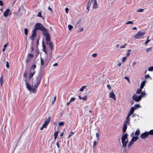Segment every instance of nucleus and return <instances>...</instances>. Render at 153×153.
<instances>
[{
    "instance_id": "1",
    "label": "nucleus",
    "mask_w": 153,
    "mask_h": 153,
    "mask_svg": "<svg viewBox=\"0 0 153 153\" xmlns=\"http://www.w3.org/2000/svg\"><path fill=\"white\" fill-rule=\"evenodd\" d=\"M41 78L39 77H37L36 78V83L34 85V87L30 86L28 83L25 82V85L27 88L30 92L35 93L36 91V88H37L40 82Z\"/></svg>"
},
{
    "instance_id": "2",
    "label": "nucleus",
    "mask_w": 153,
    "mask_h": 153,
    "mask_svg": "<svg viewBox=\"0 0 153 153\" xmlns=\"http://www.w3.org/2000/svg\"><path fill=\"white\" fill-rule=\"evenodd\" d=\"M127 136V134H125L123 135L122 137V142L123 147L125 148L128 142Z\"/></svg>"
},
{
    "instance_id": "3",
    "label": "nucleus",
    "mask_w": 153,
    "mask_h": 153,
    "mask_svg": "<svg viewBox=\"0 0 153 153\" xmlns=\"http://www.w3.org/2000/svg\"><path fill=\"white\" fill-rule=\"evenodd\" d=\"M145 34V32L138 31L136 34L134 35L133 37L137 39H140L143 38Z\"/></svg>"
},
{
    "instance_id": "4",
    "label": "nucleus",
    "mask_w": 153,
    "mask_h": 153,
    "mask_svg": "<svg viewBox=\"0 0 153 153\" xmlns=\"http://www.w3.org/2000/svg\"><path fill=\"white\" fill-rule=\"evenodd\" d=\"M45 28V27L43 25L40 23H38L35 24L33 29L35 30L36 31L38 30L42 31Z\"/></svg>"
},
{
    "instance_id": "5",
    "label": "nucleus",
    "mask_w": 153,
    "mask_h": 153,
    "mask_svg": "<svg viewBox=\"0 0 153 153\" xmlns=\"http://www.w3.org/2000/svg\"><path fill=\"white\" fill-rule=\"evenodd\" d=\"M133 99L137 102H139L141 100V97L140 96H138L136 94H133L132 96Z\"/></svg>"
},
{
    "instance_id": "6",
    "label": "nucleus",
    "mask_w": 153,
    "mask_h": 153,
    "mask_svg": "<svg viewBox=\"0 0 153 153\" xmlns=\"http://www.w3.org/2000/svg\"><path fill=\"white\" fill-rule=\"evenodd\" d=\"M149 134L148 132H145L140 135V137L142 139H145L147 138L149 136Z\"/></svg>"
},
{
    "instance_id": "7",
    "label": "nucleus",
    "mask_w": 153,
    "mask_h": 153,
    "mask_svg": "<svg viewBox=\"0 0 153 153\" xmlns=\"http://www.w3.org/2000/svg\"><path fill=\"white\" fill-rule=\"evenodd\" d=\"M36 31L33 29L32 31V33L31 36H30V39L32 41L34 39V38L36 36Z\"/></svg>"
},
{
    "instance_id": "8",
    "label": "nucleus",
    "mask_w": 153,
    "mask_h": 153,
    "mask_svg": "<svg viewBox=\"0 0 153 153\" xmlns=\"http://www.w3.org/2000/svg\"><path fill=\"white\" fill-rule=\"evenodd\" d=\"M51 119V117H49L48 118L46 119L44 123L42 125L45 128L47 126L49 123Z\"/></svg>"
},
{
    "instance_id": "9",
    "label": "nucleus",
    "mask_w": 153,
    "mask_h": 153,
    "mask_svg": "<svg viewBox=\"0 0 153 153\" xmlns=\"http://www.w3.org/2000/svg\"><path fill=\"white\" fill-rule=\"evenodd\" d=\"M109 97L110 98L113 99L114 100H116V96L115 94L113 93V91L110 93L109 94Z\"/></svg>"
},
{
    "instance_id": "10",
    "label": "nucleus",
    "mask_w": 153,
    "mask_h": 153,
    "mask_svg": "<svg viewBox=\"0 0 153 153\" xmlns=\"http://www.w3.org/2000/svg\"><path fill=\"white\" fill-rule=\"evenodd\" d=\"M91 1H94V4L93 6V9L94 10L97 8L98 7V5L96 0H91Z\"/></svg>"
},
{
    "instance_id": "11",
    "label": "nucleus",
    "mask_w": 153,
    "mask_h": 153,
    "mask_svg": "<svg viewBox=\"0 0 153 153\" xmlns=\"http://www.w3.org/2000/svg\"><path fill=\"white\" fill-rule=\"evenodd\" d=\"M10 12V9L9 8L7 9L3 13L4 16L5 17H7L9 15Z\"/></svg>"
},
{
    "instance_id": "12",
    "label": "nucleus",
    "mask_w": 153,
    "mask_h": 153,
    "mask_svg": "<svg viewBox=\"0 0 153 153\" xmlns=\"http://www.w3.org/2000/svg\"><path fill=\"white\" fill-rule=\"evenodd\" d=\"M42 32L43 34L45 36H47L49 35L48 33V30L45 27L42 31Z\"/></svg>"
},
{
    "instance_id": "13",
    "label": "nucleus",
    "mask_w": 153,
    "mask_h": 153,
    "mask_svg": "<svg viewBox=\"0 0 153 153\" xmlns=\"http://www.w3.org/2000/svg\"><path fill=\"white\" fill-rule=\"evenodd\" d=\"M35 73V71L34 70H30L29 75V78L30 79L32 78Z\"/></svg>"
},
{
    "instance_id": "14",
    "label": "nucleus",
    "mask_w": 153,
    "mask_h": 153,
    "mask_svg": "<svg viewBox=\"0 0 153 153\" xmlns=\"http://www.w3.org/2000/svg\"><path fill=\"white\" fill-rule=\"evenodd\" d=\"M146 95V94L144 91L141 92L140 95L139 96L140 97L141 99H142V97H145Z\"/></svg>"
},
{
    "instance_id": "15",
    "label": "nucleus",
    "mask_w": 153,
    "mask_h": 153,
    "mask_svg": "<svg viewBox=\"0 0 153 153\" xmlns=\"http://www.w3.org/2000/svg\"><path fill=\"white\" fill-rule=\"evenodd\" d=\"M51 48V51L53 50V45L52 42H50L49 45H48Z\"/></svg>"
},
{
    "instance_id": "16",
    "label": "nucleus",
    "mask_w": 153,
    "mask_h": 153,
    "mask_svg": "<svg viewBox=\"0 0 153 153\" xmlns=\"http://www.w3.org/2000/svg\"><path fill=\"white\" fill-rule=\"evenodd\" d=\"M127 125L126 124H124V125L123 128V133H125L126 131L127 127Z\"/></svg>"
},
{
    "instance_id": "17",
    "label": "nucleus",
    "mask_w": 153,
    "mask_h": 153,
    "mask_svg": "<svg viewBox=\"0 0 153 153\" xmlns=\"http://www.w3.org/2000/svg\"><path fill=\"white\" fill-rule=\"evenodd\" d=\"M42 46L43 47L42 51L45 53H47V51L46 50V47L44 44L43 43H42Z\"/></svg>"
},
{
    "instance_id": "18",
    "label": "nucleus",
    "mask_w": 153,
    "mask_h": 153,
    "mask_svg": "<svg viewBox=\"0 0 153 153\" xmlns=\"http://www.w3.org/2000/svg\"><path fill=\"white\" fill-rule=\"evenodd\" d=\"M0 83L1 85V86H2V84L3 83V77L2 76H1L0 77Z\"/></svg>"
},
{
    "instance_id": "19",
    "label": "nucleus",
    "mask_w": 153,
    "mask_h": 153,
    "mask_svg": "<svg viewBox=\"0 0 153 153\" xmlns=\"http://www.w3.org/2000/svg\"><path fill=\"white\" fill-rule=\"evenodd\" d=\"M145 81H144L142 82L141 83L140 85V88H141L142 89H143L144 86H145Z\"/></svg>"
},
{
    "instance_id": "20",
    "label": "nucleus",
    "mask_w": 153,
    "mask_h": 153,
    "mask_svg": "<svg viewBox=\"0 0 153 153\" xmlns=\"http://www.w3.org/2000/svg\"><path fill=\"white\" fill-rule=\"evenodd\" d=\"M130 120L129 118H126V121L124 122V124L126 125L129 124L130 123Z\"/></svg>"
},
{
    "instance_id": "21",
    "label": "nucleus",
    "mask_w": 153,
    "mask_h": 153,
    "mask_svg": "<svg viewBox=\"0 0 153 153\" xmlns=\"http://www.w3.org/2000/svg\"><path fill=\"white\" fill-rule=\"evenodd\" d=\"M142 88H138L137 89V91H136V93L137 94H140L141 93L142 90Z\"/></svg>"
},
{
    "instance_id": "22",
    "label": "nucleus",
    "mask_w": 153,
    "mask_h": 153,
    "mask_svg": "<svg viewBox=\"0 0 153 153\" xmlns=\"http://www.w3.org/2000/svg\"><path fill=\"white\" fill-rule=\"evenodd\" d=\"M31 59L30 58L27 56L26 59L25 60L26 62L27 63H28L30 61Z\"/></svg>"
},
{
    "instance_id": "23",
    "label": "nucleus",
    "mask_w": 153,
    "mask_h": 153,
    "mask_svg": "<svg viewBox=\"0 0 153 153\" xmlns=\"http://www.w3.org/2000/svg\"><path fill=\"white\" fill-rule=\"evenodd\" d=\"M138 138V137L137 136L134 137H133V138H132L131 140L134 142H135L137 140Z\"/></svg>"
},
{
    "instance_id": "24",
    "label": "nucleus",
    "mask_w": 153,
    "mask_h": 153,
    "mask_svg": "<svg viewBox=\"0 0 153 153\" xmlns=\"http://www.w3.org/2000/svg\"><path fill=\"white\" fill-rule=\"evenodd\" d=\"M134 110V108L133 107H132L131 108L130 111L129 112L131 114H133Z\"/></svg>"
},
{
    "instance_id": "25",
    "label": "nucleus",
    "mask_w": 153,
    "mask_h": 153,
    "mask_svg": "<svg viewBox=\"0 0 153 153\" xmlns=\"http://www.w3.org/2000/svg\"><path fill=\"white\" fill-rule=\"evenodd\" d=\"M46 41H50L51 39L50 38V35H49L47 36H46Z\"/></svg>"
},
{
    "instance_id": "26",
    "label": "nucleus",
    "mask_w": 153,
    "mask_h": 153,
    "mask_svg": "<svg viewBox=\"0 0 153 153\" xmlns=\"http://www.w3.org/2000/svg\"><path fill=\"white\" fill-rule=\"evenodd\" d=\"M140 134V131L139 130H137L135 132V135L136 136H138Z\"/></svg>"
},
{
    "instance_id": "27",
    "label": "nucleus",
    "mask_w": 153,
    "mask_h": 153,
    "mask_svg": "<svg viewBox=\"0 0 153 153\" xmlns=\"http://www.w3.org/2000/svg\"><path fill=\"white\" fill-rule=\"evenodd\" d=\"M134 142L132 140L129 142L128 145V147H130L132 145Z\"/></svg>"
},
{
    "instance_id": "28",
    "label": "nucleus",
    "mask_w": 153,
    "mask_h": 153,
    "mask_svg": "<svg viewBox=\"0 0 153 153\" xmlns=\"http://www.w3.org/2000/svg\"><path fill=\"white\" fill-rule=\"evenodd\" d=\"M58 134V131H56L54 133V139H56L57 137Z\"/></svg>"
},
{
    "instance_id": "29",
    "label": "nucleus",
    "mask_w": 153,
    "mask_h": 153,
    "mask_svg": "<svg viewBox=\"0 0 153 153\" xmlns=\"http://www.w3.org/2000/svg\"><path fill=\"white\" fill-rule=\"evenodd\" d=\"M33 55L32 54H28L27 56L30 58L31 59H32L33 57Z\"/></svg>"
},
{
    "instance_id": "30",
    "label": "nucleus",
    "mask_w": 153,
    "mask_h": 153,
    "mask_svg": "<svg viewBox=\"0 0 153 153\" xmlns=\"http://www.w3.org/2000/svg\"><path fill=\"white\" fill-rule=\"evenodd\" d=\"M36 67V65H32L30 70H34V69Z\"/></svg>"
},
{
    "instance_id": "31",
    "label": "nucleus",
    "mask_w": 153,
    "mask_h": 153,
    "mask_svg": "<svg viewBox=\"0 0 153 153\" xmlns=\"http://www.w3.org/2000/svg\"><path fill=\"white\" fill-rule=\"evenodd\" d=\"M65 124V122H61L59 123V126H63Z\"/></svg>"
},
{
    "instance_id": "32",
    "label": "nucleus",
    "mask_w": 153,
    "mask_h": 153,
    "mask_svg": "<svg viewBox=\"0 0 153 153\" xmlns=\"http://www.w3.org/2000/svg\"><path fill=\"white\" fill-rule=\"evenodd\" d=\"M134 23L133 21H129L128 22H126L125 24L126 25H128V24H133Z\"/></svg>"
},
{
    "instance_id": "33",
    "label": "nucleus",
    "mask_w": 153,
    "mask_h": 153,
    "mask_svg": "<svg viewBox=\"0 0 153 153\" xmlns=\"http://www.w3.org/2000/svg\"><path fill=\"white\" fill-rule=\"evenodd\" d=\"M68 27L69 30H71L73 28V26L71 25H68Z\"/></svg>"
},
{
    "instance_id": "34",
    "label": "nucleus",
    "mask_w": 153,
    "mask_h": 153,
    "mask_svg": "<svg viewBox=\"0 0 153 153\" xmlns=\"http://www.w3.org/2000/svg\"><path fill=\"white\" fill-rule=\"evenodd\" d=\"M86 87V86H83L80 89L79 91H84L85 88Z\"/></svg>"
},
{
    "instance_id": "35",
    "label": "nucleus",
    "mask_w": 153,
    "mask_h": 153,
    "mask_svg": "<svg viewBox=\"0 0 153 153\" xmlns=\"http://www.w3.org/2000/svg\"><path fill=\"white\" fill-rule=\"evenodd\" d=\"M149 135H153V129L150 130L149 132H148Z\"/></svg>"
},
{
    "instance_id": "36",
    "label": "nucleus",
    "mask_w": 153,
    "mask_h": 153,
    "mask_svg": "<svg viewBox=\"0 0 153 153\" xmlns=\"http://www.w3.org/2000/svg\"><path fill=\"white\" fill-rule=\"evenodd\" d=\"M131 51V50H129L128 51L127 53L126 54V56L127 57H128L130 54V52Z\"/></svg>"
},
{
    "instance_id": "37",
    "label": "nucleus",
    "mask_w": 153,
    "mask_h": 153,
    "mask_svg": "<svg viewBox=\"0 0 153 153\" xmlns=\"http://www.w3.org/2000/svg\"><path fill=\"white\" fill-rule=\"evenodd\" d=\"M152 47H151L150 48H147L146 50V51L147 52H150L152 51Z\"/></svg>"
},
{
    "instance_id": "38",
    "label": "nucleus",
    "mask_w": 153,
    "mask_h": 153,
    "mask_svg": "<svg viewBox=\"0 0 153 153\" xmlns=\"http://www.w3.org/2000/svg\"><path fill=\"white\" fill-rule=\"evenodd\" d=\"M76 100V98L75 97H72L71 98L70 100V102H72L73 101H74Z\"/></svg>"
},
{
    "instance_id": "39",
    "label": "nucleus",
    "mask_w": 153,
    "mask_h": 153,
    "mask_svg": "<svg viewBox=\"0 0 153 153\" xmlns=\"http://www.w3.org/2000/svg\"><path fill=\"white\" fill-rule=\"evenodd\" d=\"M140 107V106L139 104H136L134 105V108H138Z\"/></svg>"
},
{
    "instance_id": "40",
    "label": "nucleus",
    "mask_w": 153,
    "mask_h": 153,
    "mask_svg": "<svg viewBox=\"0 0 153 153\" xmlns=\"http://www.w3.org/2000/svg\"><path fill=\"white\" fill-rule=\"evenodd\" d=\"M24 32L25 35H27L28 33V30L27 28H25L24 29Z\"/></svg>"
},
{
    "instance_id": "41",
    "label": "nucleus",
    "mask_w": 153,
    "mask_h": 153,
    "mask_svg": "<svg viewBox=\"0 0 153 153\" xmlns=\"http://www.w3.org/2000/svg\"><path fill=\"white\" fill-rule=\"evenodd\" d=\"M7 44H6L4 46V48L2 50V51L4 52V51L6 48L7 46Z\"/></svg>"
},
{
    "instance_id": "42",
    "label": "nucleus",
    "mask_w": 153,
    "mask_h": 153,
    "mask_svg": "<svg viewBox=\"0 0 153 153\" xmlns=\"http://www.w3.org/2000/svg\"><path fill=\"white\" fill-rule=\"evenodd\" d=\"M144 10L143 9H140L137 10L138 12H142Z\"/></svg>"
},
{
    "instance_id": "43",
    "label": "nucleus",
    "mask_w": 153,
    "mask_h": 153,
    "mask_svg": "<svg viewBox=\"0 0 153 153\" xmlns=\"http://www.w3.org/2000/svg\"><path fill=\"white\" fill-rule=\"evenodd\" d=\"M148 70L149 71H153V66L150 67L148 69Z\"/></svg>"
},
{
    "instance_id": "44",
    "label": "nucleus",
    "mask_w": 153,
    "mask_h": 153,
    "mask_svg": "<svg viewBox=\"0 0 153 153\" xmlns=\"http://www.w3.org/2000/svg\"><path fill=\"white\" fill-rule=\"evenodd\" d=\"M96 137L97 138V140H98L99 139V135L98 133H96Z\"/></svg>"
},
{
    "instance_id": "45",
    "label": "nucleus",
    "mask_w": 153,
    "mask_h": 153,
    "mask_svg": "<svg viewBox=\"0 0 153 153\" xmlns=\"http://www.w3.org/2000/svg\"><path fill=\"white\" fill-rule=\"evenodd\" d=\"M87 96H85L83 97H82V100H87Z\"/></svg>"
},
{
    "instance_id": "46",
    "label": "nucleus",
    "mask_w": 153,
    "mask_h": 153,
    "mask_svg": "<svg viewBox=\"0 0 153 153\" xmlns=\"http://www.w3.org/2000/svg\"><path fill=\"white\" fill-rule=\"evenodd\" d=\"M124 78L127 80L128 82L129 83H130V81L129 78H128L126 76H125L124 77Z\"/></svg>"
},
{
    "instance_id": "47",
    "label": "nucleus",
    "mask_w": 153,
    "mask_h": 153,
    "mask_svg": "<svg viewBox=\"0 0 153 153\" xmlns=\"http://www.w3.org/2000/svg\"><path fill=\"white\" fill-rule=\"evenodd\" d=\"M41 66H43L44 65V62L43 60L42 59V58H41Z\"/></svg>"
},
{
    "instance_id": "48",
    "label": "nucleus",
    "mask_w": 153,
    "mask_h": 153,
    "mask_svg": "<svg viewBox=\"0 0 153 153\" xmlns=\"http://www.w3.org/2000/svg\"><path fill=\"white\" fill-rule=\"evenodd\" d=\"M150 41V40L148 39L144 43V45H147V44H148L149 42Z\"/></svg>"
},
{
    "instance_id": "49",
    "label": "nucleus",
    "mask_w": 153,
    "mask_h": 153,
    "mask_svg": "<svg viewBox=\"0 0 153 153\" xmlns=\"http://www.w3.org/2000/svg\"><path fill=\"white\" fill-rule=\"evenodd\" d=\"M127 57H123L122 58V60L123 62H125L127 59Z\"/></svg>"
},
{
    "instance_id": "50",
    "label": "nucleus",
    "mask_w": 153,
    "mask_h": 153,
    "mask_svg": "<svg viewBox=\"0 0 153 153\" xmlns=\"http://www.w3.org/2000/svg\"><path fill=\"white\" fill-rule=\"evenodd\" d=\"M6 66L7 68H9V62L8 61H7L6 62Z\"/></svg>"
},
{
    "instance_id": "51",
    "label": "nucleus",
    "mask_w": 153,
    "mask_h": 153,
    "mask_svg": "<svg viewBox=\"0 0 153 153\" xmlns=\"http://www.w3.org/2000/svg\"><path fill=\"white\" fill-rule=\"evenodd\" d=\"M37 16L38 17H42V16L41 15V13L40 12H39L38 13V14Z\"/></svg>"
},
{
    "instance_id": "52",
    "label": "nucleus",
    "mask_w": 153,
    "mask_h": 153,
    "mask_svg": "<svg viewBox=\"0 0 153 153\" xmlns=\"http://www.w3.org/2000/svg\"><path fill=\"white\" fill-rule=\"evenodd\" d=\"M126 44H125L124 45L121 46L120 47V48H121H121H125V47H126Z\"/></svg>"
},
{
    "instance_id": "53",
    "label": "nucleus",
    "mask_w": 153,
    "mask_h": 153,
    "mask_svg": "<svg viewBox=\"0 0 153 153\" xmlns=\"http://www.w3.org/2000/svg\"><path fill=\"white\" fill-rule=\"evenodd\" d=\"M97 143V142L96 141H94L93 146V147H94V146L96 145Z\"/></svg>"
},
{
    "instance_id": "54",
    "label": "nucleus",
    "mask_w": 153,
    "mask_h": 153,
    "mask_svg": "<svg viewBox=\"0 0 153 153\" xmlns=\"http://www.w3.org/2000/svg\"><path fill=\"white\" fill-rule=\"evenodd\" d=\"M150 77L149 74H147L145 76V78L147 79L148 78H150Z\"/></svg>"
},
{
    "instance_id": "55",
    "label": "nucleus",
    "mask_w": 153,
    "mask_h": 153,
    "mask_svg": "<svg viewBox=\"0 0 153 153\" xmlns=\"http://www.w3.org/2000/svg\"><path fill=\"white\" fill-rule=\"evenodd\" d=\"M91 2L90 3V4H89L88 6L86 7V9H87L88 10V11H89V7L91 5Z\"/></svg>"
},
{
    "instance_id": "56",
    "label": "nucleus",
    "mask_w": 153,
    "mask_h": 153,
    "mask_svg": "<svg viewBox=\"0 0 153 153\" xmlns=\"http://www.w3.org/2000/svg\"><path fill=\"white\" fill-rule=\"evenodd\" d=\"M65 11L66 12V13H68V10H69V9H68V8H65Z\"/></svg>"
},
{
    "instance_id": "57",
    "label": "nucleus",
    "mask_w": 153,
    "mask_h": 153,
    "mask_svg": "<svg viewBox=\"0 0 153 153\" xmlns=\"http://www.w3.org/2000/svg\"><path fill=\"white\" fill-rule=\"evenodd\" d=\"M97 53H94L92 54V56L93 57H95L97 56Z\"/></svg>"
},
{
    "instance_id": "58",
    "label": "nucleus",
    "mask_w": 153,
    "mask_h": 153,
    "mask_svg": "<svg viewBox=\"0 0 153 153\" xmlns=\"http://www.w3.org/2000/svg\"><path fill=\"white\" fill-rule=\"evenodd\" d=\"M131 114H131V113L129 112V113L128 114V115H127L126 118H129V117Z\"/></svg>"
},
{
    "instance_id": "59",
    "label": "nucleus",
    "mask_w": 153,
    "mask_h": 153,
    "mask_svg": "<svg viewBox=\"0 0 153 153\" xmlns=\"http://www.w3.org/2000/svg\"><path fill=\"white\" fill-rule=\"evenodd\" d=\"M3 5V4L2 2V1L1 0H0V5L1 6H2Z\"/></svg>"
},
{
    "instance_id": "60",
    "label": "nucleus",
    "mask_w": 153,
    "mask_h": 153,
    "mask_svg": "<svg viewBox=\"0 0 153 153\" xmlns=\"http://www.w3.org/2000/svg\"><path fill=\"white\" fill-rule=\"evenodd\" d=\"M56 145H57L58 148H59V142H56Z\"/></svg>"
},
{
    "instance_id": "61",
    "label": "nucleus",
    "mask_w": 153,
    "mask_h": 153,
    "mask_svg": "<svg viewBox=\"0 0 153 153\" xmlns=\"http://www.w3.org/2000/svg\"><path fill=\"white\" fill-rule=\"evenodd\" d=\"M74 132H71V134L69 135L68 136V137H70L71 135H73L74 134Z\"/></svg>"
},
{
    "instance_id": "62",
    "label": "nucleus",
    "mask_w": 153,
    "mask_h": 153,
    "mask_svg": "<svg viewBox=\"0 0 153 153\" xmlns=\"http://www.w3.org/2000/svg\"><path fill=\"white\" fill-rule=\"evenodd\" d=\"M84 29L83 28H80L79 29V32L82 31Z\"/></svg>"
},
{
    "instance_id": "63",
    "label": "nucleus",
    "mask_w": 153,
    "mask_h": 153,
    "mask_svg": "<svg viewBox=\"0 0 153 153\" xmlns=\"http://www.w3.org/2000/svg\"><path fill=\"white\" fill-rule=\"evenodd\" d=\"M136 64V62H133V63H132V67L134 66V65H135Z\"/></svg>"
},
{
    "instance_id": "64",
    "label": "nucleus",
    "mask_w": 153,
    "mask_h": 153,
    "mask_svg": "<svg viewBox=\"0 0 153 153\" xmlns=\"http://www.w3.org/2000/svg\"><path fill=\"white\" fill-rule=\"evenodd\" d=\"M58 65V64L57 63H56L53 64V66H57Z\"/></svg>"
}]
</instances>
